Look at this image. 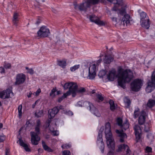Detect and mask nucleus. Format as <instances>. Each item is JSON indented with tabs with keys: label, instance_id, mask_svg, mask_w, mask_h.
Wrapping results in <instances>:
<instances>
[{
	"label": "nucleus",
	"instance_id": "1",
	"mask_svg": "<svg viewBox=\"0 0 155 155\" xmlns=\"http://www.w3.org/2000/svg\"><path fill=\"white\" fill-rule=\"evenodd\" d=\"M133 73L130 70H126L120 72L118 81V84L121 87L124 88V84L129 83L133 78Z\"/></svg>",
	"mask_w": 155,
	"mask_h": 155
},
{
	"label": "nucleus",
	"instance_id": "2",
	"mask_svg": "<svg viewBox=\"0 0 155 155\" xmlns=\"http://www.w3.org/2000/svg\"><path fill=\"white\" fill-rule=\"evenodd\" d=\"M64 89H69L71 94L73 97H75L77 93H83L86 92V89L82 87L78 88L77 84L74 82L65 83L63 86Z\"/></svg>",
	"mask_w": 155,
	"mask_h": 155
},
{
	"label": "nucleus",
	"instance_id": "3",
	"mask_svg": "<svg viewBox=\"0 0 155 155\" xmlns=\"http://www.w3.org/2000/svg\"><path fill=\"white\" fill-rule=\"evenodd\" d=\"M41 121L39 120L36 121V125L35 127L36 132H31V141L32 143L34 145H37L38 144V142L40 139L38 135L40 134V128L41 126Z\"/></svg>",
	"mask_w": 155,
	"mask_h": 155
},
{
	"label": "nucleus",
	"instance_id": "4",
	"mask_svg": "<svg viewBox=\"0 0 155 155\" xmlns=\"http://www.w3.org/2000/svg\"><path fill=\"white\" fill-rule=\"evenodd\" d=\"M105 134L107 144H108V146H110V143L114 141L112 137L110 124L109 122L107 123L105 125Z\"/></svg>",
	"mask_w": 155,
	"mask_h": 155
},
{
	"label": "nucleus",
	"instance_id": "5",
	"mask_svg": "<svg viewBox=\"0 0 155 155\" xmlns=\"http://www.w3.org/2000/svg\"><path fill=\"white\" fill-rule=\"evenodd\" d=\"M143 84V81L141 79H135L131 84V88L132 91L137 92L140 90Z\"/></svg>",
	"mask_w": 155,
	"mask_h": 155
},
{
	"label": "nucleus",
	"instance_id": "6",
	"mask_svg": "<svg viewBox=\"0 0 155 155\" xmlns=\"http://www.w3.org/2000/svg\"><path fill=\"white\" fill-rule=\"evenodd\" d=\"M151 81L149 80L147 83V86L146 88V91L147 93L151 92L155 88V71H153L151 77Z\"/></svg>",
	"mask_w": 155,
	"mask_h": 155
},
{
	"label": "nucleus",
	"instance_id": "7",
	"mask_svg": "<svg viewBox=\"0 0 155 155\" xmlns=\"http://www.w3.org/2000/svg\"><path fill=\"white\" fill-rule=\"evenodd\" d=\"M103 130L104 126H102L101 127L100 130L97 140V143L98 145L100 147V148L101 150V151L102 153H103L104 152V144L102 139V133Z\"/></svg>",
	"mask_w": 155,
	"mask_h": 155
},
{
	"label": "nucleus",
	"instance_id": "8",
	"mask_svg": "<svg viewBox=\"0 0 155 155\" xmlns=\"http://www.w3.org/2000/svg\"><path fill=\"white\" fill-rule=\"evenodd\" d=\"M50 34L49 29L45 26L41 27L37 32L38 36L40 38L47 37Z\"/></svg>",
	"mask_w": 155,
	"mask_h": 155
},
{
	"label": "nucleus",
	"instance_id": "9",
	"mask_svg": "<svg viewBox=\"0 0 155 155\" xmlns=\"http://www.w3.org/2000/svg\"><path fill=\"white\" fill-rule=\"evenodd\" d=\"M96 66L94 64L91 66L89 68L87 78L90 79H94L96 75Z\"/></svg>",
	"mask_w": 155,
	"mask_h": 155
},
{
	"label": "nucleus",
	"instance_id": "10",
	"mask_svg": "<svg viewBox=\"0 0 155 155\" xmlns=\"http://www.w3.org/2000/svg\"><path fill=\"white\" fill-rule=\"evenodd\" d=\"M85 103L87 106H88V107H89L90 110L92 113L97 117H100L101 114L100 112L91 103L88 101H86Z\"/></svg>",
	"mask_w": 155,
	"mask_h": 155
},
{
	"label": "nucleus",
	"instance_id": "11",
	"mask_svg": "<svg viewBox=\"0 0 155 155\" xmlns=\"http://www.w3.org/2000/svg\"><path fill=\"white\" fill-rule=\"evenodd\" d=\"M26 77L25 74H19L16 76V81L15 82V85H19L23 84L25 81Z\"/></svg>",
	"mask_w": 155,
	"mask_h": 155
},
{
	"label": "nucleus",
	"instance_id": "12",
	"mask_svg": "<svg viewBox=\"0 0 155 155\" xmlns=\"http://www.w3.org/2000/svg\"><path fill=\"white\" fill-rule=\"evenodd\" d=\"M90 19L91 21L94 22L100 26H103L105 25V23L102 21L97 16L94 15H92L90 16Z\"/></svg>",
	"mask_w": 155,
	"mask_h": 155
},
{
	"label": "nucleus",
	"instance_id": "13",
	"mask_svg": "<svg viewBox=\"0 0 155 155\" xmlns=\"http://www.w3.org/2000/svg\"><path fill=\"white\" fill-rule=\"evenodd\" d=\"M135 134L136 137V141L137 142L141 137L142 135L141 129L139 126L137 125H135L134 127Z\"/></svg>",
	"mask_w": 155,
	"mask_h": 155
},
{
	"label": "nucleus",
	"instance_id": "14",
	"mask_svg": "<svg viewBox=\"0 0 155 155\" xmlns=\"http://www.w3.org/2000/svg\"><path fill=\"white\" fill-rule=\"evenodd\" d=\"M131 21V19L130 16L127 14L123 16L121 19V23L123 25H126V26H129L130 25V21Z\"/></svg>",
	"mask_w": 155,
	"mask_h": 155
},
{
	"label": "nucleus",
	"instance_id": "15",
	"mask_svg": "<svg viewBox=\"0 0 155 155\" xmlns=\"http://www.w3.org/2000/svg\"><path fill=\"white\" fill-rule=\"evenodd\" d=\"M90 6L86 1L78 5V9L81 11H87V8H90Z\"/></svg>",
	"mask_w": 155,
	"mask_h": 155
},
{
	"label": "nucleus",
	"instance_id": "16",
	"mask_svg": "<svg viewBox=\"0 0 155 155\" xmlns=\"http://www.w3.org/2000/svg\"><path fill=\"white\" fill-rule=\"evenodd\" d=\"M146 116V113L144 110H142L140 112L138 119V123L139 124L141 125L144 123Z\"/></svg>",
	"mask_w": 155,
	"mask_h": 155
},
{
	"label": "nucleus",
	"instance_id": "17",
	"mask_svg": "<svg viewBox=\"0 0 155 155\" xmlns=\"http://www.w3.org/2000/svg\"><path fill=\"white\" fill-rule=\"evenodd\" d=\"M58 112V110L57 107H54L48 111V117L49 118H53L56 114Z\"/></svg>",
	"mask_w": 155,
	"mask_h": 155
},
{
	"label": "nucleus",
	"instance_id": "18",
	"mask_svg": "<svg viewBox=\"0 0 155 155\" xmlns=\"http://www.w3.org/2000/svg\"><path fill=\"white\" fill-rule=\"evenodd\" d=\"M146 106L147 107L155 111V100L152 99H149L146 104Z\"/></svg>",
	"mask_w": 155,
	"mask_h": 155
},
{
	"label": "nucleus",
	"instance_id": "19",
	"mask_svg": "<svg viewBox=\"0 0 155 155\" xmlns=\"http://www.w3.org/2000/svg\"><path fill=\"white\" fill-rule=\"evenodd\" d=\"M116 72L115 70H112L110 71L107 75V78L109 81H113L115 77H116Z\"/></svg>",
	"mask_w": 155,
	"mask_h": 155
},
{
	"label": "nucleus",
	"instance_id": "20",
	"mask_svg": "<svg viewBox=\"0 0 155 155\" xmlns=\"http://www.w3.org/2000/svg\"><path fill=\"white\" fill-rule=\"evenodd\" d=\"M141 26L146 29H148L150 26V20L148 18H146L145 20L140 22Z\"/></svg>",
	"mask_w": 155,
	"mask_h": 155
},
{
	"label": "nucleus",
	"instance_id": "21",
	"mask_svg": "<svg viewBox=\"0 0 155 155\" xmlns=\"http://www.w3.org/2000/svg\"><path fill=\"white\" fill-rule=\"evenodd\" d=\"M107 144L108 147L111 149L107 153V155H113L115 147L114 141H112V142L110 143V146H108V144Z\"/></svg>",
	"mask_w": 155,
	"mask_h": 155
},
{
	"label": "nucleus",
	"instance_id": "22",
	"mask_svg": "<svg viewBox=\"0 0 155 155\" xmlns=\"http://www.w3.org/2000/svg\"><path fill=\"white\" fill-rule=\"evenodd\" d=\"M113 60V58L111 55H107L105 54L103 61L105 63L107 64H110Z\"/></svg>",
	"mask_w": 155,
	"mask_h": 155
},
{
	"label": "nucleus",
	"instance_id": "23",
	"mask_svg": "<svg viewBox=\"0 0 155 155\" xmlns=\"http://www.w3.org/2000/svg\"><path fill=\"white\" fill-rule=\"evenodd\" d=\"M19 141L20 145L24 147L26 151L29 152L31 151L30 149L28 147V145L25 143L21 139H19Z\"/></svg>",
	"mask_w": 155,
	"mask_h": 155
},
{
	"label": "nucleus",
	"instance_id": "24",
	"mask_svg": "<svg viewBox=\"0 0 155 155\" xmlns=\"http://www.w3.org/2000/svg\"><path fill=\"white\" fill-rule=\"evenodd\" d=\"M42 144L43 149L45 151H47L48 152H52L53 150L50 147H48L45 143V142L43 141H42Z\"/></svg>",
	"mask_w": 155,
	"mask_h": 155
},
{
	"label": "nucleus",
	"instance_id": "25",
	"mask_svg": "<svg viewBox=\"0 0 155 155\" xmlns=\"http://www.w3.org/2000/svg\"><path fill=\"white\" fill-rule=\"evenodd\" d=\"M5 93V96L4 97V99L8 98L10 97V94L12 93L13 94V93L12 90L8 88L6 90L4 91Z\"/></svg>",
	"mask_w": 155,
	"mask_h": 155
},
{
	"label": "nucleus",
	"instance_id": "26",
	"mask_svg": "<svg viewBox=\"0 0 155 155\" xmlns=\"http://www.w3.org/2000/svg\"><path fill=\"white\" fill-rule=\"evenodd\" d=\"M18 21V14L16 13H14L13 17V22L14 24L17 26Z\"/></svg>",
	"mask_w": 155,
	"mask_h": 155
},
{
	"label": "nucleus",
	"instance_id": "27",
	"mask_svg": "<svg viewBox=\"0 0 155 155\" xmlns=\"http://www.w3.org/2000/svg\"><path fill=\"white\" fill-rule=\"evenodd\" d=\"M70 94L71 93L69 90L66 93H64L61 97L59 98L58 99V101L59 102H60L62 101L64 98L70 95Z\"/></svg>",
	"mask_w": 155,
	"mask_h": 155
},
{
	"label": "nucleus",
	"instance_id": "28",
	"mask_svg": "<svg viewBox=\"0 0 155 155\" xmlns=\"http://www.w3.org/2000/svg\"><path fill=\"white\" fill-rule=\"evenodd\" d=\"M58 64L63 68H64L66 66V61H58Z\"/></svg>",
	"mask_w": 155,
	"mask_h": 155
},
{
	"label": "nucleus",
	"instance_id": "29",
	"mask_svg": "<svg viewBox=\"0 0 155 155\" xmlns=\"http://www.w3.org/2000/svg\"><path fill=\"white\" fill-rule=\"evenodd\" d=\"M116 132L118 134V136L120 137H127L126 134L123 133L121 131L116 130Z\"/></svg>",
	"mask_w": 155,
	"mask_h": 155
},
{
	"label": "nucleus",
	"instance_id": "30",
	"mask_svg": "<svg viewBox=\"0 0 155 155\" xmlns=\"http://www.w3.org/2000/svg\"><path fill=\"white\" fill-rule=\"evenodd\" d=\"M120 127L122 129L123 131V130H126L129 127V124L128 122L127 121L125 123L122 124V125Z\"/></svg>",
	"mask_w": 155,
	"mask_h": 155
},
{
	"label": "nucleus",
	"instance_id": "31",
	"mask_svg": "<svg viewBox=\"0 0 155 155\" xmlns=\"http://www.w3.org/2000/svg\"><path fill=\"white\" fill-rule=\"evenodd\" d=\"M100 0H87V1L91 6V5H95L97 4Z\"/></svg>",
	"mask_w": 155,
	"mask_h": 155
},
{
	"label": "nucleus",
	"instance_id": "32",
	"mask_svg": "<svg viewBox=\"0 0 155 155\" xmlns=\"http://www.w3.org/2000/svg\"><path fill=\"white\" fill-rule=\"evenodd\" d=\"M147 14L143 12H142L140 13V22L146 20V18H148L146 17Z\"/></svg>",
	"mask_w": 155,
	"mask_h": 155
},
{
	"label": "nucleus",
	"instance_id": "33",
	"mask_svg": "<svg viewBox=\"0 0 155 155\" xmlns=\"http://www.w3.org/2000/svg\"><path fill=\"white\" fill-rule=\"evenodd\" d=\"M126 12L124 9L122 8L118 9V14L119 15L124 16V15L126 14Z\"/></svg>",
	"mask_w": 155,
	"mask_h": 155
},
{
	"label": "nucleus",
	"instance_id": "34",
	"mask_svg": "<svg viewBox=\"0 0 155 155\" xmlns=\"http://www.w3.org/2000/svg\"><path fill=\"white\" fill-rule=\"evenodd\" d=\"M110 104V109L112 111H114L115 108V107L114 101L112 100H110L109 102Z\"/></svg>",
	"mask_w": 155,
	"mask_h": 155
},
{
	"label": "nucleus",
	"instance_id": "35",
	"mask_svg": "<svg viewBox=\"0 0 155 155\" xmlns=\"http://www.w3.org/2000/svg\"><path fill=\"white\" fill-rule=\"evenodd\" d=\"M139 110L140 109L139 108H137L135 110L134 114V117L135 118H137L140 116V113H139Z\"/></svg>",
	"mask_w": 155,
	"mask_h": 155
},
{
	"label": "nucleus",
	"instance_id": "36",
	"mask_svg": "<svg viewBox=\"0 0 155 155\" xmlns=\"http://www.w3.org/2000/svg\"><path fill=\"white\" fill-rule=\"evenodd\" d=\"M124 101L127 107L130 106L131 102L130 99L127 97H125L124 99Z\"/></svg>",
	"mask_w": 155,
	"mask_h": 155
},
{
	"label": "nucleus",
	"instance_id": "37",
	"mask_svg": "<svg viewBox=\"0 0 155 155\" xmlns=\"http://www.w3.org/2000/svg\"><path fill=\"white\" fill-rule=\"evenodd\" d=\"M107 1L113 3L114 4H117L120 5H122L123 3L122 1L120 2L118 1V0H107Z\"/></svg>",
	"mask_w": 155,
	"mask_h": 155
},
{
	"label": "nucleus",
	"instance_id": "38",
	"mask_svg": "<svg viewBox=\"0 0 155 155\" xmlns=\"http://www.w3.org/2000/svg\"><path fill=\"white\" fill-rule=\"evenodd\" d=\"M150 126L149 124L146 123L144 125V130L146 132H148L150 130Z\"/></svg>",
	"mask_w": 155,
	"mask_h": 155
},
{
	"label": "nucleus",
	"instance_id": "39",
	"mask_svg": "<svg viewBox=\"0 0 155 155\" xmlns=\"http://www.w3.org/2000/svg\"><path fill=\"white\" fill-rule=\"evenodd\" d=\"M106 74L105 71L102 70L100 71L99 73L98 76L100 78H103Z\"/></svg>",
	"mask_w": 155,
	"mask_h": 155
},
{
	"label": "nucleus",
	"instance_id": "40",
	"mask_svg": "<svg viewBox=\"0 0 155 155\" xmlns=\"http://www.w3.org/2000/svg\"><path fill=\"white\" fill-rule=\"evenodd\" d=\"M43 110H39L35 113V116L38 117H41L43 115Z\"/></svg>",
	"mask_w": 155,
	"mask_h": 155
},
{
	"label": "nucleus",
	"instance_id": "41",
	"mask_svg": "<svg viewBox=\"0 0 155 155\" xmlns=\"http://www.w3.org/2000/svg\"><path fill=\"white\" fill-rule=\"evenodd\" d=\"M22 105L21 104L18 106V115L20 118L22 116Z\"/></svg>",
	"mask_w": 155,
	"mask_h": 155
},
{
	"label": "nucleus",
	"instance_id": "42",
	"mask_svg": "<svg viewBox=\"0 0 155 155\" xmlns=\"http://www.w3.org/2000/svg\"><path fill=\"white\" fill-rule=\"evenodd\" d=\"M79 67L80 65L79 64L76 65L70 68V70L71 71H74L79 68Z\"/></svg>",
	"mask_w": 155,
	"mask_h": 155
},
{
	"label": "nucleus",
	"instance_id": "43",
	"mask_svg": "<svg viewBox=\"0 0 155 155\" xmlns=\"http://www.w3.org/2000/svg\"><path fill=\"white\" fill-rule=\"evenodd\" d=\"M125 145H126L125 144H121L119 145L118 146V149L117 151V152H119L121 151L122 149H124Z\"/></svg>",
	"mask_w": 155,
	"mask_h": 155
},
{
	"label": "nucleus",
	"instance_id": "44",
	"mask_svg": "<svg viewBox=\"0 0 155 155\" xmlns=\"http://www.w3.org/2000/svg\"><path fill=\"white\" fill-rule=\"evenodd\" d=\"M147 137L150 141H152L153 139L154 136L152 134L149 133L147 135Z\"/></svg>",
	"mask_w": 155,
	"mask_h": 155
},
{
	"label": "nucleus",
	"instance_id": "45",
	"mask_svg": "<svg viewBox=\"0 0 155 155\" xmlns=\"http://www.w3.org/2000/svg\"><path fill=\"white\" fill-rule=\"evenodd\" d=\"M4 67L6 69H9L11 68V64L9 63L5 62Z\"/></svg>",
	"mask_w": 155,
	"mask_h": 155
},
{
	"label": "nucleus",
	"instance_id": "46",
	"mask_svg": "<svg viewBox=\"0 0 155 155\" xmlns=\"http://www.w3.org/2000/svg\"><path fill=\"white\" fill-rule=\"evenodd\" d=\"M57 91L56 89L53 88L51 91V92L50 94V95L52 97H54L55 96V93Z\"/></svg>",
	"mask_w": 155,
	"mask_h": 155
},
{
	"label": "nucleus",
	"instance_id": "47",
	"mask_svg": "<svg viewBox=\"0 0 155 155\" xmlns=\"http://www.w3.org/2000/svg\"><path fill=\"white\" fill-rule=\"evenodd\" d=\"M124 150H126V152L127 153V155H130L131 153L130 150L129 149V147L127 145L125 146V148Z\"/></svg>",
	"mask_w": 155,
	"mask_h": 155
},
{
	"label": "nucleus",
	"instance_id": "48",
	"mask_svg": "<svg viewBox=\"0 0 155 155\" xmlns=\"http://www.w3.org/2000/svg\"><path fill=\"white\" fill-rule=\"evenodd\" d=\"M117 123L119 126L120 127L122 125L123 121L121 118L120 117L118 118L117 119Z\"/></svg>",
	"mask_w": 155,
	"mask_h": 155
},
{
	"label": "nucleus",
	"instance_id": "49",
	"mask_svg": "<svg viewBox=\"0 0 155 155\" xmlns=\"http://www.w3.org/2000/svg\"><path fill=\"white\" fill-rule=\"evenodd\" d=\"M71 147V145L68 144H64L61 146V147L63 149H68Z\"/></svg>",
	"mask_w": 155,
	"mask_h": 155
},
{
	"label": "nucleus",
	"instance_id": "50",
	"mask_svg": "<svg viewBox=\"0 0 155 155\" xmlns=\"http://www.w3.org/2000/svg\"><path fill=\"white\" fill-rule=\"evenodd\" d=\"M52 118H49V119L46 121V127L48 128L49 127L51 121V119Z\"/></svg>",
	"mask_w": 155,
	"mask_h": 155
},
{
	"label": "nucleus",
	"instance_id": "51",
	"mask_svg": "<svg viewBox=\"0 0 155 155\" xmlns=\"http://www.w3.org/2000/svg\"><path fill=\"white\" fill-rule=\"evenodd\" d=\"M63 155H71L70 152L68 150H65L62 152Z\"/></svg>",
	"mask_w": 155,
	"mask_h": 155
},
{
	"label": "nucleus",
	"instance_id": "52",
	"mask_svg": "<svg viewBox=\"0 0 155 155\" xmlns=\"http://www.w3.org/2000/svg\"><path fill=\"white\" fill-rule=\"evenodd\" d=\"M27 70V73H29L30 74H33L34 73V71L31 68L29 69L28 67H26L25 68Z\"/></svg>",
	"mask_w": 155,
	"mask_h": 155
},
{
	"label": "nucleus",
	"instance_id": "53",
	"mask_svg": "<svg viewBox=\"0 0 155 155\" xmlns=\"http://www.w3.org/2000/svg\"><path fill=\"white\" fill-rule=\"evenodd\" d=\"M64 113L65 114L69 116H72L73 114V113L70 110L66 111L64 112Z\"/></svg>",
	"mask_w": 155,
	"mask_h": 155
},
{
	"label": "nucleus",
	"instance_id": "54",
	"mask_svg": "<svg viewBox=\"0 0 155 155\" xmlns=\"http://www.w3.org/2000/svg\"><path fill=\"white\" fill-rule=\"evenodd\" d=\"M41 92V89L40 88L38 89L33 94L35 95L36 96H38Z\"/></svg>",
	"mask_w": 155,
	"mask_h": 155
},
{
	"label": "nucleus",
	"instance_id": "55",
	"mask_svg": "<svg viewBox=\"0 0 155 155\" xmlns=\"http://www.w3.org/2000/svg\"><path fill=\"white\" fill-rule=\"evenodd\" d=\"M5 95V93L4 91L0 92V98L4 99V96Z\"/></svg>",
	"mask_w": 155,
	"mask_h": 155
},
{
	"label": "nucleus",
	"instance_id": "56",
	"mask_svg": "<svg viewBox=\"0 0 155 155\" xmlns=\"http://www.w3.org/2000/svg\"><path fill=\"white\" fill-rule=\"evenodd\" d=\"M97 98L101 101H102L104 100V97L100 94H98L97 96Z\"/></svg>",
	"mask_w": 155,
	"mask_h": 155
},
{
	"label": "nucleus",
	"instance_id": "57",
	"mask_svg": "<svg viewBox=\"0 0 155 155\" xmlns=\"http://www.w3.org/2000/svg\"><path fill=\"white\" fill-rule=\"evenodd\" d=\"M5 68L2 67H0V73L1 74L5 73Z\"/></svg>",
	"mask_w": 155,
	"mask_h": 155
},
{
	"label": "nucleus",
	"instance_id": "58",
	"mask_svg": "<svg viewBox=\"0 0 155 155\" xmlns=\"http://www.w3.org/2000/svg\"><path fill=\"white\" fill-rule=\"evenodd\" d=\"M146 150L148 152H152V148L149 147H147L146 148Z\"/></svg>",
	"mask_w": 155,
	"mask_h": 155
},
{
	"label": "nucleus",
	"instance_id": "59",
	"mask_svg": "<svg viewBox=\"0 0 155 155\" xmlns=\"http://www.w3.org/2000/svg\"><path fill=\"white\" fill-rule=\"evenodd\" d=\"M57 107V109L58 110V111H59V110H60V109L63 110L64 109V107L61 105H58V106H57V107Z\"/></svg>",
	"mask_w": 155,
	"mask_h": 155
},
{
	"label": "nucleus",
	"instance_id": "60",
	"mask_svg": "<svg viewBox=\"0 0 155 155\" xmlns=\"http://www.w3.org/2000/svg\"><path fill=\"white\" fill-rule=\"evenodd\" d=\"M125 137H120V142L121 143H123L124 142V138Z\"/></svg>",
	"mask_w": 155,
	"mask_h": 155
},
{
	"label": "nucleus",
	"instance_id": "61",
	"mask_svg": "<svg viewBox=\"0 0 155 155\" xmlns=\"http://www.w3.org/2000/svg\"><path fill=\"white\" fill-rule=\"evenodd\" d=\"M31 94L32 93L31 91H30L28 93H27V96L28 98H30L31 97Z\"/></svg>",
	"mask_w": 155,
	"mask_h": 155
},
{
	"label": "nucleus",
	"instance_id": "62",
	"mask_svg": "<svg viewBox=\"0 0 155 155\" xmlns=\"http://www.w3.org/2000/svg\"><path fill=\"white\" fill-rule=\"evenodd\" d=\"M10 150L8 149L7 148L5 150V155H8V153H9Z\"/></svg>",
	"mask_w": 155,
	"mask_h": 155
},
{
	"label": "nucleus",
	"instance_id": "63",
	"mask_svg": "<svg viewBox=\"0 0 155 155\" xmlns=\"http://www.w3.org/2000/svg\"><path fill=\"white\" fill-rule=\"evenodd\" d=\"M41 20L39 19H38L36 21V22L35 23V24L38 25L41 22Z\"/></svg>",
	"mask_w": 155,
	"mask_h": 155
},
{
	"label": "nucleus",
	"instance_id": "64",
	"mask_svg": "<svg viewBox=\"0 0 155 155\" xmlns=\"http://www.w3.org/2000/svg\"><path fill=\"white\" fill-rule=\"evenodd\" d=\"M102 61V59L101 58L100 59L97 61V64L98 65Z\"/></svg>",
	"mask_w": 155,
	"mask_h": 155
}]
</instances>
